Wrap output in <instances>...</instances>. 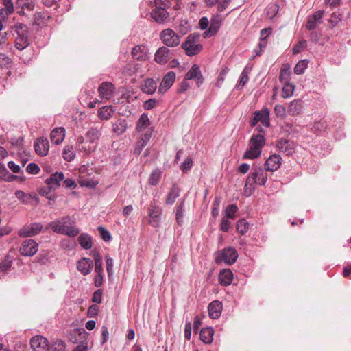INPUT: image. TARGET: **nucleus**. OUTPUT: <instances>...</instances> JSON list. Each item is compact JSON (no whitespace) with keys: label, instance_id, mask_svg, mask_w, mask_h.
<instances>
[{"label":"nucleus","instance_id":"obj_1","mask_svg":"<svg viewBox=\"0 0 351 351\" xmlns=\"http://www.w3.org/2000/svg\"><path fill=\"white\" fill-rule=\"evenodd\" d=\"M265 145V136L261 134H255L254 132L249 140L248 147L243 158L250 160L258 158L261 156Z\"/></svg>","mask_w":351,"mask_h":351},{"label":"nucleus","instance_id":"obj_2","mask_svg":"<svg viewBox=\"0 0 351 351\" xmlns=\"http://www.w3.org/2000/svg\"><path fill=\"white\" fill-rule=\"evenodd\" d=\"M50 227L57 233L72 237L77 236L80 232L78 228L75 226V221L69 216L52 221Z\"/></svg>","mask_w":351,"mask_h":351},{"label":"nucleus","instance_id":"obj_3","mask_svg":"<svg viewBox=\"0 0 351 351\" xmlns=\"http://www.w3.org/2000/svg\"><path fill=\"white\" fill-rule=\"evenodd\" d=\"M101 136V131L96 127H91L86 133V143L87 145H82L80 151L83 152L86 154H90L93 152L98 144V141Z\"/></svg>","mask_w":351,"mask_h":351},{"label":"nucleus","instance_id":"obj_4","mask_svg":"<svg viewBox=\"0 0 351 351\" xmlns=\"http://www.w3.org/2000/svg\"><path fill=\"white\" fill-rule=\"evenodd\" d=\"M200 38L199 34H191L189 35L184 43L182 44V48L185 51L189 56H193L201 51L202 45L197 42Z\"/></svg>","mask_w":351,"mask_h":351},{"label":"nucleus","instance_id":"obj_5","mask_svg":"<svg viewBox=\"0 0 351 351\" xmlns=\"http://www.w3.org/2000/svg\"><path fill=\"white\" fill-rule=\"evenodd\" d=\"M267 180V174L265 169L262 167H256L253 169V171L250 173L247 177L245 187L252 188L254 184L259 185H265Z\"/></svg>","mask_w":351,"mask_h":351},{"label":"nucleus","instance_id":"obj_6","mask_svg":"<svg viewBox=\"0 0 351 351\" xmlns=\"http://www.w3.org/2000/svg\"><path fill=\"white\" fill-rule=\"evenodd\" d=\"M238 256L237 251L234 247H228L221 251L216 256L215 261L217 263L223 261L226 265H231L237 261Z\"/></svg>","mask_w":351,"mask_h":351},{"label":"nucleus","instance_id":"obj_7","mask_svg":"<svg viewBox=\"0 0 351 351\" xmlns=\"http://www.w3.org/2000/svg\"><path fill=\"white\" fill-rule=\"evenodd\" d=\"M160 38L162 43L168 47H175L180 43V36L173 30L165 29L160 34Z\"/></svg>","mask_w":351,"mask_h":351},{"label":"nucleus","instance_id":"obj_8","mask_svg":"<svg viewBox=\"0 0 351 351\" xmlns=\"http://www.w3.org/2000/svg\"><path fill=\"white\" fill-rule=\"evenodd\" d=\"M43 228L42 223L34 222L21 228L19 232V235L22 237H32L38 234Z\"/></svg>","mask_w":351,"mask_h":351},{"label":"nucleus","instance_id":"obj_9","mask_svg":"<svg viewBox=\"0 0 351 351\" xmlns=\"http://www.w3.org/2000/svg\"><path fill=\"white\" fill-rule=\"evenodd\" d=\"M38 248V243L34 240L29 239L22 243L19 252L22 256H32L37 252Z\"/></svg>","mask_w":351,"mask_h":351},{"label":"nucleus","instance_id":"obj_10","mask_svg":"<svg viewBox=\"0 0 351 351\" xmlns=\"http://www.w3.org/2000/svg\"><path fill=\"white\" fill-rule=\"evenodd\" d=\"M162 213V210L160 207L154 204L151 205L148 215L149 218V223L154 228L160 226Z\"/></svg>","mask_w":351,"mask_h":351},{"label":"nucleus","instance_id":"obj_11","mask_svg":"<svg viewBox=\"0 0 351 351\" xmlns=\"http://www.w3.org/2000/svg\"><path fill=\"white\" fill-rule=\"evenodd\" d=\"M324 14V10H318L314 14L308 16L306 27L308 30H314L317 25L322 23V19Z\"/></svg>","mask_w":351,"mask_h":351},{"label":"nucleus","instance_id":"obj_12","mask_svg":"<svg viewBox=\"0 0 351 351\" xmlns=\"http://www.w3.org/2000/svg\"><path fill=\"white\" fill-rule=\"evenodd\" d=\"M30 344L34 351H48L49 350L48 341L43 336L37 335L32 337Z\"/></svg>","mask_w":351,"mask_h":351},{"label":"nucleus","instance_id":"obj_13","mask_svg":"<svg viewBox=\"0 0 351 351\" xmlns=\"http://www.w3.org/2000/svg\"><path fill=\"white\" fill-rule=\"evenodd\" d=\"M64 179V174L62 172L52 173L49 178L45 180V183L49 186V191L58 189L60 186V182Z\"/></svg>","mask_w":351,"mask_h":351},{"label":"nucleus","instance_id":"obj_14","mask_svg":"<svg viewBox=\"0 0 351 351\" xmlns=\"http://www.w3.org/2000/svg\"><path fill=\"white\" fill-rule=\"evenodd\" d=\"M152 129H149L145 133L142 134L136 143L134 154L138 156L141 154L143 149L147 145L152 135Z\"/></svg>","mask_w":351,"mask_h":351},{"label":"nucleus","instance_id":"obj_15","mask_svg":"<svg viewBox=\"0 0 351 351\" xmlns=\"http://www.w3.org/2000/svg\"><path fill=\"white\" fill-rule=\"evenodd\" d=\"M176 80V73L173 71H169L163 77L161 83L158 87V93H164L168 90L173 84Z\"/></svg>","mask_w":351,"mask_h":351},{"label":"nucleus","instance_id":"obj_16","mask_svg":"<svg viewBox=\"0 0 351 351\" xmlns=\"http://www.w3.org/2000/svg\"><path fill=\"white\" fill-rule=\"evenodd\" d=\"M132 58L138 61H145L149 58V49L144 45H136L132 50Z\"/></svg>","mask_w":351,"mask_h":351},{"label":"nucleus","instance_id":"obj_17","mask_svg":"<svg viewBox=\"0 0 351 351\" xmlns=\"http://www.w3.org/2000/svg\"><path fill=\"white\" fill-rule=\"evenodd\" d=\"M114 85L108 82L101 83L98 87L99 96L105 99H110L114 95Z\"/></svg>","mask_w":351,"mask_h":351},{"label":"nucleus","instance_id":"obj_18","mask_svg":"<svg viewBox=\"0 0 351 351\" xmlns=\"http://www.w3.org/2000/svg\"><path fill=\"white\" fill-rule=\"evenodd\" d=\"M184 79L187 80L193 79L196 80L197 86H199L201 84H202L204 82V77L202 75V72L199 66L197 64H193L190 70L186 73Z\"/></svg>","mask_w":351,"mask_h":351},{"label":"nucleus","instance_id":"obj_19","mask_svg":"<svg viewBox=\"0 0 351 351\" xmlns=\"http://www.w3.org/2000/svg\"><path fill=\"white\" fill-rule=\"evenodd\" d=\"M171 51L167 47H160L155 53V61L161 65H164L168 62L171 56Z\"/></svg>","mask_w":351,"mask_h":351},{"label":"nucleus","instance_id":"obj_20","mask_svg":"<svg viewBox=\"0 0 351 351\" xmlns=\"http://www.w3.org/2000/svg\"><path fill=\"white\" fill-rule=\"evenodd\" d=\"M276 148L280 152L289 156L294 152V143L290 140L281 138L277 141Z\"/></svg>","mask_w":351,"mask_h":351},{"label":"nucleus","instance_id":"obj_21","mask_svg":"<svg viewBox=\"0 0 351 351\" xmlns=\"http://www.w3.org/2000/svg\"><path fill=\"white\" fill-rule=\"evenodd\" d=\"M281 157L278 154H273L270 156L265 161V170L269 171H276L281 165Z\"/></svg>","mask_w":351,"mask_h":351},{"label":"nucleus","instance_id":"obj_22","mask_svg":"<svg viewBox=\"0 0 351 351\" xmlns=\"http://www.w3.org/2000/svg\"><path fill=\"white\" fill-rule=\"evenodd\" d=\"M221 21L222 18L221 15L217 14L215 16L211 19L210 25L208 29L204 32V37L213 36L215 35L220 28Z\"/></svg>","mask_w":351,"mask_h":351},{"label":"nucleus","instance_id":"obj_23","mask_svg":"<svg viewBox=\"0 0 351 351\" xmlns=\"http://www.w3.org/2000/svg\"><path fill=\"white\" fill-rule=\"evenodd\" d=\"M93 265V263L90 258H82L77 261V269L82 275L86 276L91 272Z\"/></svg>","mask_w":351,"mask_h":351},{"label":"nucleus","instance_id":"obj_24","mask_svg":"<svg viewBox=\"0 0 351 351\" xmlns=\"http://www.w3.org/2000/svg\"><path fill=\"white\" fill-rule=\"evenodd\" d=\"M223 304L218 300L213 301L208 306V315L211 319H218L221 314Z\"/></svg>","mask_w":351,"mask_h":351},{"label":"nucleus","instance_id":"obj_25","mask_svg":"<svg viewBox=\"0 0 351 351\" xmlns=\"http://www.w3.org/2000/svg\"><path fill=\"white\" fill-rule=\"evenodd\" d=\"M49 149V141L47 138H38L34 143V149L37 154L40 156H45L48 154Z\"/></svg>","mask_w":351,"mask_h":351},{"label":"nucleus","instance_id":"obj_26","mask_svg":"<svg viewBox=\"0 0 351 351\" xmlns=\"http://www.w3.org/2000/svg\"><path fill=\"white\" fill-rule=\"evenodd\" d=\"M152 19L158 23H162L167 19L169 14L165 8L156 6L151 13Z\"/></svg>","mask_w":351,"mask_h":351},{"label":"nucleus","instance_id":"obj_27","mask_svg":"<svg viewBox=\"0 0 351 351\" xmlns=\"http://www.w3.org/2000/svg\"><path fill=\"white\" fill-rule=\"evenodd\" d=\"M65 137V129L62 127L56 128L50 134V138L53 143L60 144Z\"/></svg>","mask_w":351,"mask_h":351},{"label":"nucleus","instance_id":"obj_28","mask_svg":"<svg viewBox=\"0 0 351 351\" xmlns=\"http://www.w3.org/2000/svg\"><path fill=\"white\" fill-rule=\"evenodd\" d=\"M150 124L151 122L148 117V114L147 113H143L136 122V130L138 132H142L146 129L148 130L149 129H151L149 128Z\"/></svg>","mask_w":351,"mask_h":351},{"label":"nucleus","instance_id":"obj_29","mask_svg":"<svg viewBox=\"0 0 351 351\" xmlns=\"http://www.w3.org/2000/svg\"><path fill=\"white\" fill-rule=\"evenodd\" d=\"M157 88L156 82L151 78H147L143 81L141 86V90L148 95H152Z\"/></svg>","mask_w":351,"mask_h":351},{"label":"nucleus","instance_id":"obj_30","mask_svg":"<svg viewBox=\"0 0 351 351\" xmlns=\"http://www.w3.org/2000/svg\"><path fill=\"white\" fill-rule=\"evenodd\" d=\"M233 273L230 269H222L219 274V281L221 285L228 286L232 283Z\"/></svg>","mask_w":351,"mask_h":351},{"label":"nucleus","instance_id":"obj_31","mask_svg":"<svg viewBox=\"0 0 351 351\" xmlns=\"http://www.w3.org/2000/svg\"><path fill=\"white\" fill-rule=\"evenodd\" d=\"M14 195L17 199L24 204H29L33 200H35L37 202H38V198L34 193L27 194L23 191L18 190L15 191Z\"/></svg>","mask_w":351,"mask_h":351},{"label":"nucleus","instance_id":"obj_32","mask_svg":"<svg viewBox=\"0 0 351 351\" xmlns=\"http://www.w3.org/2000/svg\"><path fill=\"white\" fill-rule=\"evenodd\" d=\"M180 189L178 185L173 184L170 191L167 195L165 204L167 205H172L175 203L176 199L180 196Z\"/></svg>","mask_w":351,"mask_h":351},{"label":"nucleus","instance_id":"obj_33","mask_svg":"<svg viewBox=\"0 0 351 351\" xmlns=\"http://www.w3.org/2000/svg\"><path fill=\"white\" fill-rule=\"evenodd\" d=\"M269 114L270 111L267 108H263L261 110L255 112L258 121L265 127L270 125Z\"/></svg>","mask_w":351,"mask_h":351},{"label":"nucleus","instance_id":"obj_34","mask_svg":"<svg viewBox=\"0 0 351 351\" xmlns=\"http://www.w3.org/2000/svg\"><path fill=\"white\" fill-rule=\"evenodd\" d=\"M214 330L212 327L203 328L199 334L200 339L206 344L210 343L213 340Z\"/></svg>","mask_w":351,"mask_h":351},{"label":"nucleus","instance_id":"obj_35","mask_svg":"<svg viewBox=\"0 0 351 351\" xmlns=\"http://www.w3.org/2000/svg\"><path fill=\"white\" fill-rule=\"evenodd\" d=\"M3 8L0 9V18L6 19L14 12V5L12 0H2Z\"/></svg>","mask_w":351,"mask_h":351},{"label":"nucleus","instance_id":"obj_36","mask_svg":"<svg viewBox=\"0 0 351 351\" xmlns=\"http://www.w3.org/2000/svg\"><path fill=\"white\" fill-rule=\"evenodd\" d=\"M114 112L112 106H105L100 108L98 110V117L101 120H108L110 119Z\"/></svg>","mask_w":351,"mask_h":351},{"label":"nucleus","instance_id":"obj_37","mask_svg":"<svg viewBox=\"0 0 351 351\" xmlns=\"http://www.w3.org/2000/svg\"><path fill=\"white\" fill-rule=\"evenodd\" d=\"M302 109V101L300 99H295L289 104L287 112L291 116L298 115Z\"/></svg>","mask_w":351,"mask_h":351},{"label":"nucleus","instance_id":"obj_38","mask_svg":"<svg viewBox=\"0 0 351 351\" xmlns=\"http://www.w3.org/2000/svg\"><path fill=\"white\" fill-rule=\"evenodd\" d=\"M78 243L81 247L86 250H89L92 247V238L86 233H82L78 237Z\"/></svg>","mask_w":351,"mask_h":351},{"label":"nucleus","instance_id":"obj_39","mask_svg":"<svg viewBox=\"0 0 351 351\" xmlns=\"http://www.w3.org/2000/svg\"><path fill=\"white\" fill-rule=\"evenodd\" d=\"M128 128L127 121L125 119H119L112 124V131L117 135L123 134Z\"/></svg>","mask_w":351,"mask_h":351},{"label":"nucleus","instance_id":"obj_40","mask_svg":"<svg viewBox=\"0 0 351 351\" xmlns=\"http://www.w3.org/2000/svg\"><path fill=\"white\" fill-rule=\"evenodd\" d=\"M29 45L28 35L17 36L15 40V47L19 50L25 49Z\"/></svg>","mask_w":351,"mask_h":351},{"label":"nucleus","instance_id":"obj_41","mask_svg":"<svg viewBox=\"0 0 351 351\" xmlns=\"http://www.w3.org/2000/svg\"><path fill=\"white\" fill-rule=\"evenodd\" d=\"M184 199H182L176 207V219L177 223L180 226L183 223V218L184 213Z\"/></svg>","mask_w":351,"mask_h":351},{"label":"nucleus","instance_id":"obj_42","mask_svg":"<svg viewBox=\"0 0 351 351\" xmlns=\"http://www.w3.org/2000/svg\"><path fill=\"white\" fill-rule=\"evenodd\" d=\"M272 32V29L269 28H264L261 30L260 34L261 38L258 43V47L261 48H265L267 45V36L271 34Z\"/></svg>","mask_w":351,"mask_h":351},{"label":"nucleus","instance_id":"obj_43","mask_svg":"<svg viewBox=\"0 0 351 351\" xmlns=\"http://www.w3.org/2000/svg\"><path fill=\"white\" fill-rule=\"evenodd\" d=\"M290 65L289 64H284L280 71L279 80L281 83L289 82V77L290 75Z\"/></svg>","mask_w":351,"mask_h":351},{"label":"nucleus","instance_id":"obj_44","mask_svg":"<svg viewBox=\"0 0 351 351\" xmlns=\"http://www.w3.org/2000/svg\"><path fill=\"white\" fill-rule=\"evenodd\" d=\"M285 85L282 90V97L285 99L289 98L293 95L295 86L289 82H284Z\"/></svg>","mask_w":351,"mask_h":351},{"label":"nucleus","instance_id":"obj_45","mask_svg":"<svg viewBox=\"0 0 351 351\" xmlns=\"http://www.w3.org/2000/svg\"><path fill=\"white\" fill-rule=\"evenodd\" d=\"M93 256L95 259V272L97 274H103L102 258L101 256L99 255V252H94Z\"/></svg>","mask_w":351,"mask_h":351},{"label":"nucleus","instance_id":"obj_46","mask_svg":"<svg viewBox=\"0 0 351 351\" xmlns=\"http://www.w3.org/2000/svg\"><path fill=\"white\" fill-rule=\"evenodd\" d=\"M236 228L238 233L244 235L248 230L249 223L245 219H241L237 221Z\"/></svg>","mask_w":351,"mask_h":351},{"label":"nucleus","instance_id":"obj_47","mask_svg":"<svg viewBox=\"0 0 351 351\" xmlns=\"http://www.w3.org/2000/svg\"><path fill=\"white\" fill-rule=\"evenodd\" d=\"M62 155L66 161L71 162L75 156V152L72 146H66L64 148Z\"/></svg>","mask_w":351,"mask_h":351},{"label":"nucleus","instance_id":"obj_48","mask_svg":"<svg viewBox=\"0 0 351 351\" xmlns=\"http://www.w3.org/2000/svg\"><path fill=\"white\" fill-rule=\"evenodd\" d=\"M308 61L306 59L299 61L294 67V73L297 75L304 73L308 67Z\"/></svg>","mask_w":351,"mask_h":351},{"label":"nucleus","instance_id":"obj_49","mask_svg":"<svg viewBox=\"0 0 351 351\" xmlns=\"http://www.w3.org/2000/svg\"><path fill=\"white\" fill-rule=\"evenodd\" d=\"M248 72L247 71V69L245 68L241 73L239 78V82L237 85V88L238 90H241L248 82Z\"/></svg>","mask_w":351,"mask_h":351},{"label":"nucleus","instance_id":"obj_50","mask_svg":"<svg viewBox=\"0 0 351 351\" xmlns=\"http://www.w3.org/2000/svg\"><path fill=\"white\" fill-rule=\"evenodd\" d=\"M14 29L17 34V36L20 35H28V27L26 25L17 23L14 25Z\"/></svg>","mask_w":351,"mask_h":351},{"label":"nucleus","instance_id":"obj_51","mask_svg":"<svg viewBox=\"0 0 351 351\" xmlns=\"http://www.w3.org/2000/svg\"><path fill=\"white\" fill-rule=\"evenodd\" d=\"M49 351H65V344L62 340H57L49 347Z\"/></svg>","mask_w":351,"mask_h":351},{"label":"nucleus","instance_id":"obj_52","mask_svg":"<svg viewBox=\"0 0 351 351\" xmlns=\"http://www.w3.org/2000/svg\"><path fill=\"white\" fill-rule=\"evenodd\" d=\"M97 229L99 232L100 237L104 241L109 242L111 241L112 237L110 232L108 230H106L104 227L101 226H99Z\"/></svg>","mask_w":351,"mask_h":351},{"label":"nucleus","instance_id":"obj_53","mask_svg":"<svg viewBox=\"0 0 351 351\" xmlns=\"http://www.w3.org/2000/svg\"><path fill=\"white\" fill-rule=\"evenodd\" d=\"M238 210V208L234 204L228 205L226 209V216L224 217L228 219H234L235 214Z\"/></svg>","mask_w":351,"mask_h":351},{"label":"nucleus","instance_id":"obj_54","mask_svg":"<svg viewBox=\"0 0 351 351\" xmlns=\"http://www.w3.org/2000/svg\"><path fill=\"white\" fill-rule=\"evenodd\" d=\"M160 171L158 169L154 170L150 175V177L149 178V183L151 185L156 186L160 178Z\"/></svg>","mask_w":351,"mask_h":351},{"label":"nucleus","instance_id":"obj_55","mask_svg":"<svg viewBox=\"0 0 351 351\" xmlns=\"http://www.w3.org/2000/svg\"><path fill=\"white\" fill-rule=\"evenodd\" d=\"M1 171L3 173V177L2 178L5 181L12 182L16 180L18 178V176L10 173L3 165L1 166Z\"/></svg>","mask_w":351,"mask_h":351},{"label":"nucleus","instance_id":"obj_56","mask_svg":"<svg viewBox=\"0 0 351 351\" xmlns=\"http://www.w3.org/2000/svg\"><path fill=\"white\" fill-rule=\"evenodd\" d=\"M326 128V125L323 121L315 122L312 128V131L317 134H319L322 132H324Z\"/></svg>","mask_w":351,"mask_h":351},{"label":"nucleus","instance_id":"obj_57","mask_svg":"<svg viewBox=\"0 0 351 351\" xmlns=\"http://www.w3.org/2000/svg\"><path fill=\"white\" fill-rule=\"evenodd\" d=\"M274 112L277 117L283 119L286 115V108L283 105L277 104L274 107Z\"/></svg>","mask_w":351,"mask_h":351},{"label":"nucleus","instance_id":"obj_58","mask_svg":"<svg viewBox=\"0 0 351 351\" xmlns=\"http://www.w3.org/2000/svg\"><path fill=\"white\" fill-rule=\"evenodd\" d=\"M87 335H88V332L85 330L84 328H76V329H74L70 335L71 340L73 341V342H75L76 339L73 340L72 338L73 336L75 337V336L78 335L80 337H82V338H86Z\"/></svg>","mask_w":351,"mask_h":351},{"label":"nucleus","instance_id":"obj_59","mask_svg":"<svg viewBox=\"0 0 351 351\" xmlns=\"http://www.w3.org/2000/svg\"><path fill=\"white\" fill-rule=\"evenodd\" d=\"M26 171L30 174L36 175L40 171V167L37 164L34 162H30L27 165Z\"/></svg>","mask_w":351,"mask_h":351},{"label":"nucleus","instance_id":"obj_60","mask_svg":"<svg viewBox=\"0 0 351 351\" xmlns=\"http://www.w3.org/2000/svg\"><path fill=\"white\" fill-rule=\"evenodd\" d=\"M307 45L306 40H302L293 46L292 51L293 54L299 53L303 49L306 48Z\"/></svg>","mask_w":351,"mask_h":351},{"label":"nucleus","instance_id":"obj_61","mask_svg":"<svg viewBox=\"0 0 351 351\" xmlns=\"http://www.w3.org/2000/svg\"><path fill=\"white\" fill-rule=\"evenodd\" d=\"M192 165L193 160L191 158L188 157L182 163L180 168L184 173H186L187 172L188 170H189L191 168Z\"/></svg>","mask_w":351,"mask_h":351},{"label":"nucleus","instance_id":"obj_62","mask_svg":"<svg viewBox=\"0 0 351 351\" xmlns=\"http://www.w3.org/2000/svg\"><path fill=\"white\" fill-rule=\"evenodd\" d=\"M12 261L5 259L0 263V273L2 272L3 275H4L11 267Z\"/></svg>","mask_w":351,"mask_h":351},{"label":"nucleus","instance_id":"obj_63","mask_svg":"<svg viewBox=\"0 0 351 351\" xmlns=\"http://www.w3.org/2000/svg\"><path fill=\"white\" fill-rule=\"evenodd\" d=\"M230 227H231V221L229 220V219L226 218V217H223L221 221V223H220V229L223 232H226L229 230Z\"/></svg>","mask_w":351,"mask_h":351},{"label":"nucleus","instance_id":"obj_64","mask_svg":"<svg viewBox=\"0 0 351 351\" xmlns=\"http://www.w3.org/2000/svg\"><path fill=\"white\" fill-rule=\"evenodd\" d=\"M342 20V15L339 12H333L329 22L332 27H335L337 23Z\"/></svg>","mask_w":351,"mask_h":351}]
</instances>
